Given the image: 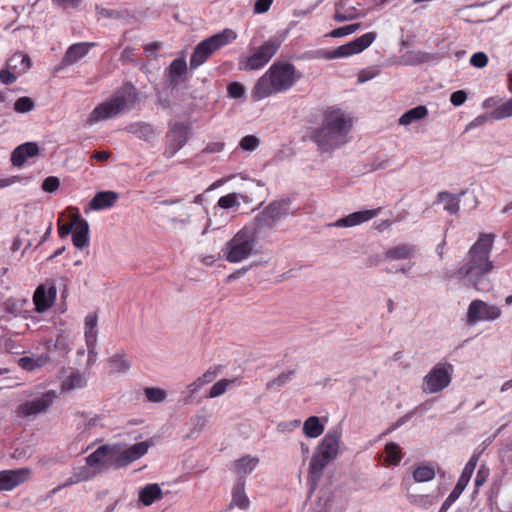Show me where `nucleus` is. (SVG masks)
I'll use <instances>...</instances> for the list:
<instances>
[{"label":"nucleus","mask_w":512,"mask_h":512,"mask_svg":"<svg viewBox=\"0 0 512 512\" xmlns=\"http://www.w3.org/2000/svg\"><path fill=\"white\" fill-rule=\"evenodd\" d=\"M495 235L481 233L467 253V261L456 271L446 274V278H458L478 292H489L493 283L489 277L494 265L490 260Z\"/></svg>","instance_id":"f257e3e1"},{"label":"nucleus","mask_w":512,"mask_h":512,"mask_svg":"<svg viewBox=\"0 0 512 512\" xmlns=\"http://www.w3.org/2000/svg\"><path fill=\"white\" fill-rule=\"evenodd\" d=\"M301 78L302 73L293 64L287 61H276L257 80L252 89V97L260 101L271 95L285 92Z\"/></svg>","instance_id":"f03ea898"},{"label":"nucleus","mask_w":512,"mask_h":512,"mask_svg":"<svg viewBox=\"0 0 512 512\" xmlns=\"http://www.w3.org/2000/svg\"><path fill=\"white\" fill-rule=\"evenodd\" d=\"M351 127V119L344 111L329 110L324 114L322 125L311 133L310 139L321 152H331L348 141Z\"/></svg>","instance_id":"7ed1b4c3"},{"label":"nucleus","mask_w":512,"mask_h":512,"mask_svg":"<svg viewBox=\"0 0 512 512\" xmlns=\"http://www.w3.org/2000/svg\"><path fill=\"white\" fill-rule=\"evenodd\" d=\"M139 100V93L131 82H125L107 100L98 104L87 118L88 125L115 118L131 111Z\"/></svg>","instance_id":"20e7f679"},{"label":"nucleus","mask_w":512,"mask_h":512,"mask_svg":"<svg viewBox=\"0 0 512 512\" xmlns=\"http://www.w3.org/2000/svg\"><path fill=\"white\" fill-rule=\"evenodd\" d=\"M257 234L247 226L239 230L225 245L224 255L230 263H239L255 254Z\"/></svg>","instance_id":"39448f33"},{"label":"nucleus","mask_w":512,"mask_h":512,"mask_svg":"<svg viewBox=\"0 0 512 512\" xmlns=\"http://www.w3.org/2000/svg\"><path fill=\"white\" fill-rule=\"evenodd\" d=\"M237 38V33L226 28L211 37L201 41L194 49L190 58V69H196L202 65L207 59L220 48L232 43Z\"/></svg>","instance_id":"423d86ee"},{"label":"nucleus","mask_w":512,"mask_h":512,"mask_svg":"<svg viewBox=\"0 0 512 512\" xmlns=\"http://www.w3.org/2000/svg\"><path fill=\"white\" fill-rule=\"evenodd\" d=\"M291 200L289 198H281L270 202L259 212L253 222V231L257 235L267 230L273 229L276 224L290 214Z\"/></svg>","instance_id":"0eeeda50"},{"label":"nucleus","mask_w":512,"mask_h":512,"mask_svg":"<svg viewBox=\"0 0 512 512\" xmlns=\"http://www.w3.org/2000/svg\"><path fill=\"white\" fill-rule=\"evenodd\" d=\"M376 37L375 32H368L333 50H318L316 57L326 60L349 57L364 51L375 41Z\"/></svg>","instance_id":"6e6552de"},{"label":"nucleus","mask_w":512,"mask_h":512,"mask_svg":"<svg viewBox=\"0 0 512 512\" xmlns=\"http://www.w3.org/2000/svg\"><path fill=\"white\" fill-rule=\"evenodd\" d=\"M280 45V40L277 38H270L258 47L250 56L241 58L238 62V69L241 71H252L264 67L277 53Z\"/></svg>","instance_id":"1a4fd4ad"},{"label":"nucleus","mask_w":512,"mask_h":512,"mask_svg":"<svg viewBox=\"0 0 512 512\" xmlns=\"http://www.w3.org/2000/svg\"><path fill=\"white\" fill-rule=\"evenodd\" d=\"M454 367L448 362L437 363L423 379V391L438 393L449 386Z\"/></svg>","instance_id":"9d476101"},{"label":"nucleus","mask_w":512,"mask_h":512,"mask_svg":"<svg viewBox=\"0 0 512 512\" xmlns=\"http://www.w3.org/2000/svg\"><path fill=\"white\" fill-rule=\"evenodd\" d=\"M119 451L118 445H101L85 459L89 468L93 469V474H99L114 468V459Z\"/></svg>","instance_id":"9b49d317"},{"label":"nucleus","mask_w":512,"mask_h":512,"mask_svg":"<svg viewBox=\"0 0 512 512\" xmlns=\"http://www.w3.org/2000/svg\"><path fill=\"white\" fill-rule=\"evenodd\" d=\"M501 314L502 311L498 306L475 299L468 306L466 323L474 325L481 321H494L500 318Z\"/></svg>","instance_id":"f8f14e48"},{"label":"nucleus","mask_w":512,"mask_h":512,"mask_svg":"<svg viewBox=\"0 0 512 512\" xmlns=\"http://www.w3.org/2000/svg\"><path fill=\"white\" fill-rule=\"evenodd\" d=\"M55 390H49L40 397L26 401L17 407V414L21 417H31L46 413L57 399Z\"/></svg>","instance_id":"ddd939ff"},{"label":"nucleus","mask_w":512,"mask_h":512,"mask_svg":"<svg viewBox=\"0 0 512 512\" xmlns=\"http://www.w3.org/2000/svg\"><path fill=\"white\" fill-rule=\"evenodd\" d=\"M189 136V126L175 122L170 125L166 133V147L163 152L165 158L173 157L187 142Z\"/></svg>","instance_id":"4468645a"},{"label":"nucleus","mask_w":512,"mask_h":512,"mask_svg":"<svg viewBox=\"0 0 512 512\" xmlns=\"http://www.w3.org/2000/svg\"><path fill=\"white\" fill-rule=\"evenodd\" d=\"M479 460V454L474 453L468 462L466 463L455 487L451 491V493L448 495V497L443 502L439 512H447V510L450 508L452 503H454L459 496L462 494L466 486L468 485L471 476L475 470V467Z\"/></svg>","instance_id":"2eb2a0df"},{"label":"nucleus","mask_w":512,"mask_h":512,"mask_svg":"<svg viewBox=\"0 0 512 512\" xmlns=\"http://www.w3.org/2000/svg\"><path fill=\"white\" fill-rule=\"evenodd\" d=\"M341 437L342 431L339 427L329 429L316 447L315 452L323 458L333 461L339 454Z\"/></svg>","instance_id":"dca6fc26"},{"label":"nucleus","mask_w":512,"mask_h":512,"mask_svg":"<svg viewBox=\"0 0 512 512\" xmlns=\"http://www.w3.org/2000/svg\"><path fill=\"white\" fill-rule=\"evenodd\" d=\"M151 443L148 441L138 442L127 449L116 454V458L114 459V468L120 469L128 466L130 463L140 459L144 456Z\"/></svg>","instance_id":"f3484780"},{"label":"nucleus","mask_w":512,"mask_h":512,"mask_svg":"<svg viewBox=\"0 0 512 512\" xmlns=\"http://www.w3.org/2000/svg\"><path fill=\"white\" fill-rule=\"evenodd\" d=\"M31 476L29 468H18L3 470L0 472V492L11 491L22 483L26 482Z\"/></svg>","instance_id":"a211bd4d"},{"label":"nucleus","mask_w":512,"mask_h":512,"mask_svg":"<svg viewBox=\"0 0 512 512\" xmlns=\"http://www.w3.org/2000/svg\"><path fill=\"white\" fill-rule=\"evenodd\" d=\"M56 295L57 289L53 284H51L49 287L43 284L39 285L33 295L35 310L38 313L45 312L54 304Z\"/></svg>","instance_id":"6ab92c4d"},{"label":"nucleus","mask_w":512,"mask_h":512,"mask_svg":"<svg viewBox=\"0 0 512 512\" xmlns=\"http://www.w3.org/2000/svg\"><path fill=\"white\" fill-rule=\"evenodd\" d=\"M381 211V207L376 209L361 210L351 213L345 217L338 219L333 226L336 227H353L365 223L376 217Z\"/></svg>","instance_id":"aec40b11"},{"label":"nucleus","mask_w":512,"mask_h":512,"mask_svg":"<svg viewBox=\"0 0 512 512\" xmlns=\"http://www.w3.org/2000/svg\"><path fill=\"white\" fill-rule=\"evenodd\" d=\"M331 461L329 459L323 458L321 455L314 451L313 456L309 463L308 468V483L310 484L311 490H314L320 479L324 474V469Z\"/></svg>","instance_id":"412c9836"},{"label":"nucleus","mask_w":512,"mask_h":512,"mask_svg":"<svg viewBox=\"0 0 512 512\" xmlns=\"http://www.w3.org/2000/svg\"><path fill=\"white\" fill-rule=\"evenodd\" d=\"M74 224L72 242L76 248L82 249L89 244V224L78 213L74 214Z\"/></svg>","instance_id":"4be33fe9"},{"label":"nucleus","mask_w":512,"mask_h":512,"mask_svg":"<svg viewBox=\"0 0 512 512\" xmlns=\"http://www.w3.org/2000/svg\"><path fill=\"white\" fill-rule=\"evenodd\" d=\"M39 147L35 142H26L16 147L11 154V163L15 167H21L28 158L37 156Z\"/></svg>","instance_id":"5701e85b"},{"label":"nucleus","mask_w":512,"mask_h":512,"mask_svg":"<svg viewBox=\"0 0 512 512\" xmlns=\"http://www.w3.org/2000/svg\"><path fill=\"white\" fill-rule=\"evenodd\" d=\"M93 45V43L86 42H80L71 45L64 54L61 60V65L65 67L78 62L89 53L90 48Z\"/></svg>","instance_id":"b1692460"},{"label":"nucleus","mask_w":512,"mask_h":512,"mask_svg":"<svg viewBox=\"0 0 512 512\" xmlns=\"http://www.w3.org/2000/svg\"><path fill=\"white\" fill-rule=\"evenodd\" d=\"M417 249L414 245L402 243L393 247L388 248L383 253L384 260H408L415 257Z\"/></svg>","instance_id":"393cba45"},{"label":"nucleus","mask_w":512,"mask_h":512,"mask_svg":"<svg viewBox=\"0 0 512 512\" xmlns=\"http://www.w3.org/2000/svg\"><path fill=\"white\" fill-rule=\"evenodd\" d=\"M118 193L114 191H101L95 194L89 203V209L98 211L112 207L117 199Z\"/></svg>","instance_id":"a878e982"},{"label":"nucleus","mask_w":512,"mask_h":512,"mask_svg":"<svg viewBox=\"0 0 512 512\" xmlns=\"http://www.w3.org/2000/svg\"><path fill=\"white\" fill-rule=\"evenodd\" d=\"M221 365H214L209 367L201 376L187 386L190 394L197 393L204 385L211 383L217 375L221 372Z\"/></svg>","instance_id":"bb28decb"},{"label":"nucleus","mask_w":512,"mask_h":512,"mask_svg":"<svg viewBox=\"0 0 512 512\" xmlns=\"http://www.w3.org/2000/svg\"><path fill=\"white\" fill-rule=\"evenodd\" d=\"M465 194V191L459 194H452L448 191H441L437 195L438 203H445L444 210L451 215H455L459 211L460 198Z\"/></svg>","instance_id":"cd10ccee"},{"label":"nucleus","mask_w":512,"mask_h":512,"mask_svg":"<svg viewBox=\"0 0 512 512\" xmlns=\"http://www.w3.org/2000/svg\"><path fill=\"white\" fill-rule=\"evenodd\" d=\"M162 496V489L156 483L147 484L139 491V501L145 506L152 505L156 500L161 499Z\"/></svg>","instance_id":"c85d7f7f"},{"label":"nucleus","mask_w":512,"mask_h":512,"mask_svg":"<svg viewBox=\"0 0 512 512\" xmlns=\"http://www.w3.org/2000/svg\"><path fill=\"white\" fill-rule=\"evenodd\" d=\"M126 130L144 141H149L155 134L153 126L143 121L129 124Z\"/></svg>","instance_id":"c756f323"},{"label":"nucleus","mask_w":512,"mask_h":512,"mask_svg":"<svg viewBox=\"0 0 512 512\" xmlns=\"http://www.w3.org/2000/svg\"><path fill=\"white\" fill-rule=\"evenodd\" d=\"M258 463L259 459L257 457L247 455L235 461L234 470L239 479L242 480L245 475L250 474L257 467Z\"/></svg>","instance_id":"7c9ffc66"},{"label":"nucleus","mask_w":512,"mask_h":512,"mask_svg":"<svg viewBox=\"0 0 512 512\" xmlns=\"http://www.w3.org/2000/svg\"><path fill=\"white\" fill-rule=\"evenodd\" d=\"M50 358L47 354L40 355L37 357H22L18 360V365L26 371H34L38 368L45 366L49 362Z\"/></svg>","instance_id":"2f4dec72"},{"label":"nucleus","mask_w":512,"mask_h":512,"mask_svg":"<svg viewBox=\"0 0 512 512\" xmlns=\"http://www.w3.org/2000/svg\"><path fill=\"white\" fill-rule=\"evenodd\" d=\"M9 69L17 70L18 74L26 72L31 67V60L28 55L23 53H15L7 61Z\"/></svg>","instance_id":"473e14b6"},{"label":"nucleus","mask_w":512,"mask_h":512,"mask_svg":"<svg viewBox=\"0 0 512 512\" xmlns=\"http://www.w3.org/2000/svg\"><path fill=\"white\" fill-rule=\"evenodd\" d=\"M324 432V425L319 417L311 416L303 424V433L309 438H317Z\"/></svg>","instance_id":"72a5a7b5"},{"label":"nucleus","mask_w":512,"mask_h":512,"mask_svg":"<svg viewBox=\"0 0 512 512\" xmlns=\"http://www.w3.org/2000/svg\"><path fill=\"white\" fill-rule=\"evenodd\" d=\"M232 503L241 508L247 509L249 506V499L245 494V482L244 480L238 479V482L232 491Z\"/></svg>","instance_id":"f704fd0d"},{"label":"nucleus","mask_w":512,"mask_h":512,"mask_svg":"<svg viewBox=\"0 0 512 512\" xmlns=\"http://www.w3.org/2000/svg\"><path fill=\"white\" fill-rule=\"evenodd\" d=\"M240 383H241V378H238V377L231 378V379L223 378V379L219 380L218 382H216L210 388L208 397L209 398L219 397L227 391L229 386H231V385L237 386V385H240Z\"/></svg>","instance_id":"c9c22d12"},{"label":"nucleus","mask_w":512,"mask_h":512,"mask_svg":"<svg viewBox=\"0 0 512 512\" xmlns=\"http://www.w3.org/2000/svg\"><path fill=\"white\" fill-rule=\"evenodd\" d=\"M187 70V63L184 58H176L174 59L168 68V73L170 77V82L172 85H177L179 83V79Z\"/></svg>","instance_id":"e433bc0d"},{"label":"nucleus","mask_w":512,"mask_h":512,"mask_svg":"<svg viewBox=\"0 0 512 512\" xmlns=\"http://www.w3.org/2000/svg\"><path fill=\"white\" fill-rule=\"evenodd\" d=\"M428 114V110L426 106L419 105L417 107H414L408 111H406L400 118H399V124L406 126L411 124L414 121L421 120L424 117H426Z\"/></svg>","instance_id":"4c0bfd02"},{"label":"nucleus","mask_w":512,"mask_h":512,"mask_svg":"<svg viewBox=\"0 0 512 512\" xmlns=\"http://www.w3.org/2000/svg\"><path fill=\"white\" fill-rule=\"evenodd\" d=\"M433 59L434 57L432 54L421 50L408 51L403 55V60L405 64L408 65H418L425 62H429Z\"/></svg>","instance_id":"58836bf2"},{"label":"nucleus","mask_w":512,"mask_h":512,"mask_svg":"<svg viewBox=\"0 0 512 512\" xmlns=\"http://www.w3.org/2000/svg\"><path fill=\"white\" fill-rule=\"evenodd\" d=\"M85 386H86V379L79 372L72 373L61 384V388L63 391H71L74 389H80Z\"/></svg>","instance_id":"ea45409f"},{"label":"nucleus","mask_w":512,"mask_h":512,"mask_svg":"<svg viewBox=\"0 0 512 512\" xmlns=\"http://www.w3.org/2000/svg\"><path fill=\"white\" fill-rule=\"evenodd\" d=\"M109 364L111 366V371L114 373H123L131 368V364L125 358V354L123 352L110 357Z\"/></svg>","instance_id":"a19ab883"},{"label":"nucleus","mask_w":512,"mask_h":512,"mask_svg":"<svg viewBox=\"0 0 512 512\" xmlns=\"http://www.w3.org/2000/svg\"><path fill=\"white\" fill-rule=\"evenodd\" d=\"M295 375V370H289L287 372H282L274 379L268 381L266 383L267 390H278L280 387L285 386L288 382H290Z\"/></svg>","instance_id":"79ce46f5"},{"label":"nucleus","mask_w":512,"mask_h":512,"mask_svg":"<svg viewBox=\"0 0 512 512\" xmlns=\"http://www.w3.org/2000/svg\"><path fill=\"white\" fill-rule=\"evenodd\" d=\"M435 477L434 467L428 465H421L413 471V478L416 482H427Z\"/></svg>","instance_id":"37998d69"},{"label":"nucleus","mask_w":512,"mask_h":512,"mask_svg":"<svg viewBox=\"0 0 512 512\" xmlns=\"http://www.w3.org/2000/svg\"><path fill=\"white\" fill-rule=\"evenodd\" d=\"M144 394H145L147 401H149L151 403H161L167 397V393L164 389L156 388V387L144 388Z\"/></svg>","instance_id":"c03bdc74"},{"label":"nucleus","mask_w":512,"mask_h":512,"mask_svg":"<svg viewBox=\"0 0 512 512\" xmlns=\"http://www.w3.org/2000/svg\"><path fill=\"white\" fill-rule=\"evenodd\" d=\"M239 197L242 195L236 193H230L219 198L218 206L222 209L235 208L238 209L240 206Z\"/></svg>","instance_id":"a18cd8bd"},{"label":"nucleus","mask_w":512,"mask_h":512,"mask_svg":"<svg viewBox=\"0 0 512 512\" xmlns=\"http://www.w3.org/2000/svg\"><path fill=\"white\" fill-rule=\"evenodd\" d=\"M385 452L386 461L390 464L396 465L402 459L400 447L396 443H388L385 446Z\"/></svg>","instance_id":"49530a36"},{"label":"nucleus","mask_w":512,"mask_h":512,"mask_svg":"<svg viewBox=\"0 0 512 512\" xmlns=\"http://www.w3.org/2000/svg\"><path fill=\"white\" fill-rule=\"evenodd\" d=\"M510 116H512V98L491 112V117L495 120H501Z\"/></svg>","instance_id":"de8ad7c7"},{"label":"nucleus","mask_w":512,"mask_h":512,"mask_svg":"<svg viewBox=\"0 0 512 512\" xmlns=\"http://www.w3.org/2000/svg\"><path fill=\"white\" fill-rule=\"evenodd\" d=\"M359 28H360V24L354 23V24L336 28V29L332 30L327 36L332 37V38H339V37H343L346 35H350V34L356 32Z\"/></svg>","instance_id":"09e8293b"},{"label":"nucleus","mask_w":512,"mask_h":512,"mask_svg":"<svg viewBox=\"0 0 512 512\" xmlns=\"http://www.w3.org/2000/svg\"><path fill=\"white\" fill-rule=\"evenodd\" d=\"M34 101L26 96L20 97L14 104V110L18 113H27L33 110Z\"/></svg>","instance_id":"8fccbe9b"},{"label":"nucleus","mask_w":512,"mask_h":512,"mask_svg":"<svg viewBox=\"0 0 512 512\" xmlns=\"http://www.w3.org/2000/svg\"><path fill=\"white\" fill-rule=\"evenodd\" d=\"M259 143L260 141L256 136L246 135L241 139L239 146L245 151H254L259 146Z\"/></svg>","instance_id":"3c124183"},{"label":"nucleus","mask_w":512,"mask_h":512,"mask_svg":"<svg viewBox=\"0 0 512 512\" xmlns=\"http://www.w3.org/2000/svg\"><path fill=\"white\" fill-rule=\"evenodd\" d=\"M229 97L234 99L242 98L245 94L244 86L239 82H232L227 87Z\"/></svg>","instance_id":"603ef678"},{"label":"nucleus","mask_w":512,"mask_h":512,"mask_svg":"<svg viewBox=\"0 0 512 512\" xmlns=\"http://www.w3.org/2000/svg\"><path fill=\"white\" fill-rule=\"evenodd\" d=\"M89 476L83 472L81 473H75L73 477L69 478L63 485H60L56 488H54L51 493L55 494L59 490H61L64 487H68L70 485L76 484L80 481L88 480Z\"/></svg>","instance_id":"864d4df0"},{"label":"nucleus","mask_w":512,"mask_h":512,"mask_svg":"<svg viewBox=\"0 0 512 512\" xmlns=\"http://www.w3.org/2000/svg\"><path fill=\"white\" fill-rule=\"evenodd\" d=\"M60 186V180L55 176L47 177L42 183V189L47 193L55 192Z\"/></svg>","instance_id":"5fc2aeb1"},{"label":"nucleus","mask_w":512,"mask_h":512,"mask_svg":"<svg viewBox=\"0 0 512 512\" xmlns=\"http://www.w3.org/2000/svg\"><path fill=\"white\" fill-rule=\"evenodd\" d=\"M488 63V56L484 52H476L470 58V64L476 68H483Z\"/></svg>","instance_id":"6e6d98bb"},{"label":"nucleus","mask_w":512,"mask_h":512,"mask_svg":"<svg viewBox=\"0 0 512 512\" xmlns=\"http://www.w3.org/2000/svg\"><path fill=\"white\" fill-rule=\"evenodd\" d=\"M273 0H256L253 6V11L256 14H264L269 11Z\"/></svg>","instance_id":"4d7b16f0"},{"label":"nucleus","mask_w":512,"mask_h":512,"mask_svg":"<svg viewBox=\"0 0 512 512\" xmlns=\"http://www.w3.org/2000/svg\"><path fill=\"white\" fill-rule=\"evenodd\" d=\"M75 227L74 224V215L71 217L70 223L62 224L60 221L58 222V233L61 238L68 236L70 233H72L73 229Z\"/></svg>","instance_id":"13d9d810"},{"label":"nucleus","mask_w":512,"mask_h":512,"mask_svg":"<svg viewBox=\"0 0 512 512\" xmlns=\"http://www.w3.org/2000/svg\"><path fill=\"white\" fill-rule=\"evenodd\" d=\"M467 99V94L463 90L455 91L450 96V102L454 106H461Z\"/></svg>","instance_id":"bf43d9fd"},{"label":"nucleus","mask_w":512,"mask_h":512,"mask_svg":"<svg viewBox=\"0 0 512 512\" xmlns=\"http://www.w3.org/2000/svg\"><path fill=\"white\" fill-rule=\"evenodd\" d=\"M17 79V76L12 73L9 69H1L0 70V81L5 85H10L14 83Z\"/></svg>","instance_id":"052dcab7"},{"label":"nucleus","mask_w":512,"mask_h":512,"mask_svg":"<svg viewBox=\"0 0 512 512\" xmlns=\"http://www.w3.org/2000/svg\"><path fill=\"white\" fill-rule=\"evenodd\" d=\"M97 329L85 328V341L87 346H96Z\"/></svg>","instance_id":"680f3d73"},{"label":"nucleus","mask_w":512,"mask_h":512,"mask_svg":"<svg viewBox=\"0 0 512 512\" xmlns=\"http://www.w3.org/2000/svg\"><path fill=\"white\" fill-rule=\"evenodd\" d=\"M192 422L194 424V430L200 432L205 427L206 423L208 422V419L205 415L196 414L193 417Z\"/></svg>","instance_id":"e2e57ef3"},{"label":"nucleus","mask_w":512,"mask_h":512,"mask_svg":"<svg viewBox=\"0 0 512 512\" xmlns=\"http://www.w3.org/2000/svg\"><path fill=\"white\" fill-rule=\"evenodd\" d=\"M224 149L223 142H212L206 145L203 152L205 153H219Z\"/></svg>","instance_id":"0e129e2a"},{"label":"nucleus","mask_w":512,"mask_h":512,"mask_svg":"<svg viewBox=\"0 0 512 512\" xmlns=\"http://www.w3.org/2000/svg\"><path fill=\"white\" fill-rule=\"evenodd\" d=\"M487 476H488V470L481 467L477 471V474L475 477V486L479 487V486L483 485L486 482Z\"/></svg>","instance_id":"69168bd1"},{"label":"nucleus","mask_w":512,"mask_h":512,"mask_svg":"<svg viewBox=\"0 0 512 512\" xmlns=\"http://www.w3.org/2000/svg\"><path fill=\"white\" fill-rule=\"evenodd\" d=\"M97 315L90 313L85 317V328L97 329Z\"/></svg>","instance_id":"338daca9"},{"label":"nucleus","mask_w":512,"mask_h":512,"mask_svg":"<svg viewBox=\"0 0 512 512\" xmlns=\"http://www.w3.org/2000/svg\"><path fill=\"white\" fill-rule=\"evenodd\" d=\"M4 305H5V310L8 313L16 314L19 310L18 304L14 299H7L4 303Z\"/></svg>","instance_id":"774afa93"}]
</instances>
